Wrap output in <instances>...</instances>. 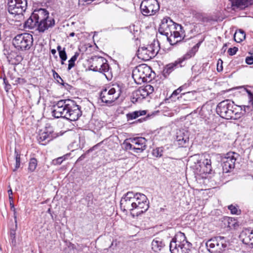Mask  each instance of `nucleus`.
<instances>
[{"label":"nucleus","instance_id":"nucleus-42","mask_svg":"<svg viewBox=\"0 0 253 253\" xmlns=\"http://www.w3.org/2000/svg\"><path fill=\"white\" fill-rule=\"evenodd\" d=\"M136 113L135 112H133L131 113H128L126 115L127 119L128 120H131L133 119H135L137 118V116H136Z\"/></svg>","mask_w":253,"mask_h":253},{"label":"nucleus","instance_id":"nucleus-18","mask_svg":"<svg viewBox=\"0 0 253 253\" xmlns=\"http://www.w3.org/2000/svg\"><path fill=\"white\" fill-rule=\"evenodd\" d=\"M154 91V87L150 84H147L143 87H140L133 92L132 101L137 102L146 98Z\"/></svg>","mask_w":253,"mask_h":253},{"label":"nucleus","instance_id":"nucleus-34","mask_svg":"<svg viewBox=\"0 0 253 253\" xmlns=\"http://www.w3.org/2000/svg\"><path fill=\"white\" fill-rule=\"evenodd\" d=\"M17 53L13 51H11L8 54L7 58L9 64L12 65H14L15 64V62H14L13 61L14 60V58L15 57Z\"/></svg>","mask_w":253,"mask_h":253},{"label":"nucleus","instance_id":"nucleus-38","mask_svg":"<svg viewBox=\"0 0 253 253\" xmlns=\"http://www.w3.org/2000/svg\"><path fill=\"white\" fill-rule=\"evenodd\" d=\"M59 55L61 60H66L67 56L65 48H63L62 51H60V53H59Z\"/></svg>","mask_w":253,"mask_h":253},{"label":"nucleus","instance_id":"nucleus-49","mask_svg":"<svg viewBox=\"0 0 253 253\" xmlns=\"http://www.w3.org/2000/svg\"><path fill=\"white\" fill-rule=\"evenodd\" d=\"M57 49L59 53H60V51H62L63 49H62V48L60 45H58L57 47Z\"/></svg>","mask_w":253,"mask_h":253},{"label":"nucleus","instance_id":"nucleus-8","mask_svg":"<svg viewBox=\"0 0 253 253\" xmlns=\"http://www.w3.org/2000/svg\"><path fill=\"white\" fill-rule=\"evenodd\" d=\"M151 69L146 64H142L135 67L132 71V77L137 84L146 82L151 78Z\"/></svg>","mask_w":253,"mask_h":253},{"label":"nucleus","instance_id":"nucleus-7","mask_svg":"<svg viewBox=\"0 0 253 253\" xmlns=\"http://www.w3.org/2000/svg\"><path fill=\"white\" fill-rule=\"evenodd\" d=\"M33 43V36L24 33L16 35L12 40V44L18 50H29Z\"/></svg>","mask_w":253,"mask_h":253},{"label":"nucleus","instance_id":"nucleus-30","mask_svg":"<svg viewBox=\"0 0 253 253\" xmlns=\"http://www.w3.org/2000/svg\"><path fill=\"white\" fill-rule=\"evenodd\" d=\"M79 55V53L76 52L74 56H73L71 59L68 61L69 64H68V70H70L75 65V62L76 60L77 59V58L78 57Z\"/></svg>","mask_w":253,"mask_h":253},{"label":"nucleus","instance_id":"nucleus-50","mask_svg":"<svg viewBox=\"0 0 253 253\" xmlns=\"http://www.w3.org/2000/svg\"><path fill=\"white\" fill-rule=\"evenodd\" d=\"M226 46H227V44L225 43L224 44V45L222 47V50H223L224 51H225L226 49Z\"/></svg>","mask_w":253,"mask_h":253},{"label":"nucleus","instance_id":"nucleus-29","mask_svg":"<svg viewBox=\"0 0 253 253\" xmlns=\"http://www.w3.org/2000/svg\"><path fill=\"white\" fill-rule=\"evenodd\" d=\"M196 92L193 91H188L182 93L180 95V98H183L184 100H191L195 97V94Z\"/></svg>","mask_w":253,"mask_h":253},{"label":"nucleus","instance_id":"nucleus-43","mask_svg":"<svg viewBox=\"0 0 253 253\" xmlns=\"http://www.w3.org/2000/svg\"><path fill=\"white\" fill-rule=\"evenodd\" d=\"M13 60H14L13 62H15V64L14 65H16L18 64L22 60V58L21 55L17 54L14 58Z\"/></svg>","mask_w":253,"mask_h":253},{"label":"nucleus","instance_id":"nucleus-48","mask_svg":"<svg viewBox=\"0 0 253 253\" xmlns=\"http://www.w3.org/2000/svg\"><path fill=\"white\" fill-rule=\"evenodd\" d=\"M139 112V115L140 116L145 115L146 114V112L145 110L143 111H138Z\"/></svg>","mask_w":253,"mask_h":253},{"label":"nucleus","instance_id":"nucleus-47","mask_svg":"<svg viewBox=\"0 0 253 253\" xmlns=\"http://www.w3.org/2000/svg\"><path fill=\"white\" fill-rule=\"evenodd\" d=\"M8 193L9 195V199L10 200V201H12L13 197L11 196L12 195V191L11 189H10L9 190H8Z\"/></svg>","mask_w":253,"mask_h":253},{"label":"nucleus","instance_id":"nucleus-57","mask_svg":"<svg viewBox=\"0 0 253 253\" xmlns=\"http://www.w3.org/2000/svg\"><path fill=\"white\" fill-rule=\"evenodd\" d=\"M64 61H65L61 60V64H62V65L64 64Z\"/></svg>","mask_w":253,"mask_h":253},{"label":"nucleus","instance_id":"nucleus-19","mask_svg":"<svg viewBox=\"0 0 253 253\" xmlns=\"http://www.w3.org/2000/svg\"><path fill=\"white\" fill-rule=\"evenodd\" d=\"M238 156V154L235 152H229L227 154L222 165L223 169L225 172H228L234 168L235 162Z\"/></svg>","mask_w":253,"mask_h":253},{"label":"nucleus","instance_id":"nucleus-16","mask_svg":"<svg viewBox=\"0 0 253 253\" xmlns=\"http://www.w3.org/2000/svg\"><path fill=\"white\" fill-rule=\"evenodd\" d=\"M134 193L127 192L122 198L120 201L121 209L123 211H132L136 208Z\"/></svg>","mask_w":253,"mask_h":253},{"label":"nucleus","instance_id":"nucleus-36","mask_svg":"<svg viewBox=\"0 0 253 253\" xmlns=\"http://www.w3.org/2000/svg\"><path fill=\"white\" fill-rule=\"evenodd\" d=\"M228 209L230 211L232 214L238 215L241 212L240 210H238L236 207L232 205L228 206Z\"/></svg>","mask_w":253,"mask_h":253},{"label":"nucleus","instance_id":"nucleus-1","mask_svg":"<svg viewBox=\"0 0 253 253\" xmlns=\"http://www.w3.org/2000/svg\"><path fill=\"white\" fill-rule=\"evenodd\" d=\"M52 115L54 118L62 117L75 121L82 115L80 107L72 100H60L52 106Z\"/></svg>","mask_w":253,"mask_h":253},{"label":"nucleus","instance_id":"nucleus-51","mask_svg":"<svg viewBox=\"0 0 253 253\" xmlns=\"http://www.w3.org/2000/svg\"><path fill=\"white\" fill-rule=\"evenodd\" d=\"M51 52L52 54L54 55L56 53V50L55 49L51 50Z\"/></svg>","mask_w":253,"mask_h":253},{"label":"nucleus","instance_id":"nucleus-44","mask_svg":"<svg viewBox=\"0 0 253 253\" xmlns=\"http://www.w3.org/2000/svg\"><path fill=\"white\" fill-rule=\"evenodd\" d=\"M246 62L249 65L253 64V56L247 57L246 58Z\"/></svg>","mask_w":253,"mask_h":253},{"label":"nucleus","instance_id":"nucleus-26","mask_svg":"<svg viewBox=\"0 0 253 253\" xmlns=\"http://www.w3.org/2000/svg\"><path fill=\"white\" fill-rule=\"evenodd\" d=\"M234 38L237 42H242L246 38L245 32L241 29L236 31L234 34Z\"/></svg>","mask_w":253,"mask_h":253},{"label":"nucleus","instance_id":"nucleus-23","mask_svg":"<svg viewBox=\"0 0 253 253\" xmlns=\"http://www.w3.org/2000/svg\"><path fill=\"white\" fill-rule=\"evenodd\" d=\"M233 9H244L253 4L252 0H230Z\"/></svg>","mask_w":253,"mask_h":253},{"label":"nucleus","instance_id":"nucleus-13","mask_svg":"<svg viewBox=\"0 0 253 253\" xmlns=\"http://www.w3.org/2000/svg\"><path fill=\"white\" fill-rule=\"evenodd\" d=\"M27 7V0H8L7 11L10 14H22L26 11Z\"/></svg>","mask_w":253,"mask_h":253},{"label":"nucleus","instance_id":"nucleus-4","mask_svg":"<svg viewBox=\"0 0 253 253\" xmlns=\"http://www.w3.org/2000/svg\"><path fill=\"white\" fill-rule=\"evenodd\" d=\"M192 244L186 239L184 233H177L169 244V250L171 253H188Z\"/></svg>","mask_w":253,"mask_h":253},{"label":"nucleus","instance_id":"nucleus-31","mask_svg":"<svg viewBox=\"0 0 253 253\" xmlns=\"http://www.w3.org/2000/svg\"><path fill=\"white\" fill-rule=\"evenodd\" d=\"M37 166V161L35 158H32L29 163L28 169L31 172L34 171Z\"/></svg>","mask_w":253,"mask_h":253},{"label":"nucleus","instance_id":"nucleus-35","mask_svg":"<svg viewBox=\"0 0 253 253\" xmlns=\"http://www.w3.org/2000/svg\"><path fill=\"white\" fill-rule=\"evenodd\" d=\"M66 155H64L63 156L58 157L57 159H54L52 161L53 164L55 165H60L63 162V161L66 159Z\"/></svg>","mask_w":253,"mask_h":253},{"label":"nucleus","instance_id":"nucleus-52","mask_svg":"<svg viewBox=\"0 0 253 253\" xmlns=\"http://www.w3.org/2000/svg\"><path fill=\"white\" fill-rule=\"evenodd\" d=\"M246 91L247 92L248 96H249L250 95H251V94L252 93V92L250 90H249L247 89H246Z\"/></svg>","mask_w":253,"mask_h":253},{"label":"nucleus","instance_id":"nucleus-55","mask_svg":"<svg viewBox=\"0 0 253 253\" xmlns=\"http://www.w3.org/2000/svg\"><path fill=\"white\" fill-rule=\"evenodd\" d=\"M14 219H15V223H17L16 215L15 214V212H14Z\"/></svg>","mask_w":253,"mask_h":253},{"label":"nucleus","instance_id":"nucleus-28","mask_svg":"<svg viewBox=\"0 0 253 253\" xmlns=\"http://www.w3.org/2000/svg\"><path fill=\"white\" fill-rule=\"evenodd\" d=\"M134 197L136 205L135 207L143 202H146L147 200V197L144 194L140 193H134Z\"/></svg>","mask_w":253,"mask_h":253},{"label":"nucleus","instance_id":"nucleus-11","mask_svg":"<svg viewBox=\"0 0 253 253\" xmlns=\"http://www.w3.org/2000/svg\"><path fill=\"white\" fill-rule=\"evenodd\" d=\"M146 139L142 137L130 138L124 141V145L126 150H132L134 153H139L146 149Z\"/></svg>","mask_w":253,"mask_h":253},{"label":"nucleus","instance_id":"nucleus-32","mask_svg":"<svg viewBox=\"0 0 253 253\" xmlns=\"http://www.w3.org/2000/svg\"><path fill=\"white\" fill-rule=\"evenodd\" d=\"M53 75L54 79H56L57 82L59 84H62L64 86H66V85H68L67 83H64L63 79L61 78L59 74L57 73H56L55 71H53Z\"/></svg>","mask_w":253,"mask_h":253},{"label":"nucleus","instance_id":"nucleus-12","mask_svg":"<svg viewBox=\"0 0 253 253\" xmlns=\"http://www.w3.org/2000/svg\"><path fill=\"white\" fill-rule=\"evenodd\" d=\"M159 47L154 42L147 46L139 47L137 50V56L140 59L148 61L154 57L158 53Z\"/></svg>","mask_w":253,"mask_h":253},{"label":"nucleus","instance_id":"nucleus-14","mask_svg":"<svg viewBox=\"0 0 253 253\" xmlns=\"http://www.w3.org/2000/svg\"><path fill=\"white\" fill-rule=\"evenodd\" d=\"M141 13L145 16L155 14L160 9L159 2L157 0H143L140 4Z\"/></svg>","mask_w":253,"mask_h":253},{"label":"nucleus","instance_id":"nucleus-24","mask_svg":"<svg viewBox=\"0 0 253 253\" xmlns=\"http://www.w3.org/2000/svg\"><path fill=\"white\" fill-rule=\"evenodd\" d=\"M165 246V244L163 240L159 238L154 239L151 243V248L154 252L156 253L160 252Z\"/></svg>","mask_w":253,"mask_h":253},{"label":"nucleus","instance_id":"nucleus-27","mask_svg":"<svg viewBox=\"0 0 253 253\" xmlns=\"http://www.w3.org/2000/svg\"><path fill=\"white\" fill-rule=\"evenodd\" d=\"M149 208V202L148 200H146V202H143L141 203L140 204L136 206V209L138 210L137 213H142L145 212Z\"/></svg>","mask_w":253,"mask_h":253},{"label":"nucleus","instance_id":"nucleus-21","mask_svg":"<svg viewBox=\"0 0 253 253\" xmlns=\"http://www.w3.org/2000/svg\"><path fill=\"white\" fill-rule=\"evenodd\" d=\"M176 140L180 147H186V145L189 142L188 132L184 130H179L177 132Z\"/></svg>","mask_w":253,"mask_h":253},{"label":"nucleus","instance_id":"nucleus-3","mask_svg":"<svg viewBox=\"0 0 253 253\" xmlns=\"http://www.w3.org/2000/svg\"><path fill=\"white\" fill-rule=\"evenodd\" d=\"M216 111L221 117L227 120H237L241 116V113L237 111L234 102L228 99L219 102L216 107Z\"/></svg>","mask_w":253,"mask_h":253},{"label":"nucleus","instance_id":"nucleus-54","mask_svg":"<svg viewBox=\"0 0 253 253\" xmlns=\"http://www.w3.org/2000/svg\"><path fill=\"white\" fill-rule=\"evenodd\" d=\"M134 112H135V113H136V116H137V117H139V116H141L140 115H139V112H138V111H134Z\"/></svg>","mask_w":253,"mask_h":253},{"label":"nucleus","instance_id":"nucleus-41","mask_svg":"<svg viewBox=\"0 0 253 253\" xmlns=\"http://www.w3.org/2000/svg\"><path fill=\"white\" fill-rule=\"evenodd\" d=\"M253 108V106L252 105H247V106H241V110H244L245 112L249 113L250 111L252 110Z\"/></svg>","mask_w":253,"mask_h":253},{"label":"nucleus","instance_id":"nucleus-25","mask_svg":"<svg viewBox=\"0 0 253 253\" xmlns=\"http://www.w3.org/2000/svg\"><path fill=\"white\" fill-rule=\"evenodd\" d=\"M38 21L36 18H33V14L30 17L25 23V28L29 29H34L37 28L38 29Z\"/></svg>","mask_w":253,"mask_h":253},{"label":"nucleus","instance_id":"nucleus-53","mask_svg":"<svg viewBox=\"0 0 253 253\" xmlns=\"http://www.w3.org/2000/svg\"><path fill=\"white\" fill-rule=\"evenodd\" d=\"M70 37H74L75 36V33L74 32H72L69 34Z\"/></svg>","mask_w":253,"mask_h":253},{"label":"nucleus","instance_id":"nucleus-39","mask_svg":"<svg viewBox=\"0 0 253 253\" xmlns=\"http://www.w3.org/2000/svg\"><path fill=\"white\" fill-rule=\"evenodd\" d=\"M186 84H184L183 85L180 86L179 88H178L177 89L175 90L173 92L172 95H177V94L180 93L182 90L185 89L186 87Z\"/></svg>","mask_w":253,"mask_h":253},{"label":"nucleus","instance_id":"nucleus-17","mask_svg":"<svg viewBox=\"0 0 253 253\" xmlns=\"http://www.w3.org/2000/svg\"><path fill=\"white\" fill-rule=\"evenodd\" d=\"M195 171L199 175L210 173L211 171V159L207 158L206 156L201 158L195 165Z\"/></svg>","mask_w":253,"mask_h":253},{"label":"nucleus","instance_id":"nucleus-9","mask_svg":"<svg viewBox=\"0 0 253 253\" xmlns=\"http://www.w3.org/2000/svg\"><path fill=\"white\" fill-rule=\"evenodd\" d=\"M206 246L211 253H221L227 247V242L224 237L217 236L208 240Z\"/></svg>","mask_w":253,"mask_h":253},{"label":"nucleus","instance_id":"nucleus-15","mask_svg":"<svg viewBox=\"0 0 253 253\" xmlns=\"http://www.w3.org/2000/svg\"><path fill=\"white\" fill-rule=\"evenodd\" d=\"M55 137L52 126L46 124L43 129L39 130L37 139L41 144L45 145Z\"/></svg>","mask_w":253,"mask_h":253},{"label":"nucleus","instance_id":"nucleus-10","mask_svg":"<svg viewBox=\"0 0 253 253\" xmlns=\"http://www.w3.org/2000/svg\"><path fill=\"white\" fill-rule=\"evenodd\" d=\"M122 89L119 85H113L110 88H105L100 93V98L102 102L107 105L111 104L120 97Z\"/></svg>","mask_w":253,"mask_h":253},{"label":"nucleus","instance_id":"nucleus-37","mask_svg":"<svg viewBox=\"0 0 253 253\" xmlns=\"http://www.w3.org/2000/svg\"><path fill=\"white\" fill-rule=\"evenodd\" d=\"M16 165L15 169L19 168L20 165V155L18 153L16 150L15 151Z\"/></svg>","mask_w":253,"mask_h":253},{"label":"nucleus","instance_id":"nucleus-59","mask_svg":"<svg viewBox=\"0 0 253 253\" xmlns=\"http://www.w3.org/2000/svg\"><path fill=\"white\" fill-rule=\"evenodd\" d=\"M12 208H13L14 209V210H14V211H15V209H14V206H13V205H12Z\"/></svg>","mask_w":253,"mask_h":253},{"label":"nucleus","instance_id":"nucleus-45","mask_svg":"<svg viewBox=\"0 0 253 253\" xmlns=\"http://www.w3.org/2000/svg\"><path fill=\"white\" fill-rule=\"evenodd\" d=\"M222 61L221 60L219 59L218 61L217 64V70L218 71H220L222 70L223 67H222Z\"/></svg>","mask_w":253,"mask_h":253},{"label":"nucleus","instance_id":"nucleus-56","mask_svg":"<svg viewBox=\"0 0 253 253\" xmlns=\"http://www.w3.org/2000/svg\"><path fill=\"white\" fill-rule=\"evenodd\" d=\"M3 82L5 84H7V81H6V79L5 78H4L3 79Z\"/></svg>","mask_w":253,"mask_h":253},{"label":"nucleus","instance_id":"nucleus-20","mask_svg":"<svg viewBox=\"0 0 253 253\" xmlns=\"http://www.w3.org/2000/svg\"><path fill=\"white\" fill-rule=\"evenodd\" d=\"M185 58L183 57L176 60L174 62L170 63L167 64L164 68L163 73L164 76H169L173 71L178 67H182L181 63L185 61Z\"/></svg>","mask_w":253,"mask_h":253},{"label":"nucleus","instance_id":"nucleus-22","mask_svg":"<svg viewBox=\"0 0 253 253\" xmlns=\"http://www.w3.org/2000/svg\"><path fill=\"white\" fill-rule=\"evenodd\" d=\"M243 243L245 244H251L253 246V229H245L240 234Z\"/></svg>","mask_w":253,"mask_h":253},{"label":"nucleus","instance_id":"nucleus-6","mask_svg":"<svg viewBox=\"0 0 253 253\" xmlns=\"http://www.w3.org/2000/svg\"><path fill=\"white\" fill-rule=\"evenodd\" d=\"M33 17L38 21V30L40 32H43L55 24L54 19L49 17V13L44 9L35 10L33 12Z\"/></svg>","mask_w":253,"mask_h":253},{"label":"nucleus","instance_id":"nucleus-5","mask_svg":"<svg viewBox=\"0 0 253 253\" xmlns=\"http://www.w3.org/2000/svg\"><path fill=\"white\" fill-rule=\"evenodd\" d=\"M90 69L93 71L103 74L108 80L112 79L113 75L107 60L101 56H94L91 58Z\"/></svg>","mask_w":253,"mask_h":253},{"label":"nucleus","instance_id":"nucleus-58","mask_svg":"<svg viewBox=\"0 0 253 253\" xmlns=\"http://www.w3.org/2000/svg\"><path fill=\"white\" fill-rule=\"evenodd\" d=\"M225 92H226V91H225V90L222 91H221V92H222L221 94H223L224 93H225Z\"/></svg>","mask_w":253,"mask_h":253},{"label":"nucleus","instance_id":"nucleus-33","mask_svg":"<svg viewBox=\"0 0 253 253\" xmlns=\"http://www.w3.org/2000/svg\"><path fill=\"white\" fill-rule=\"evenodd\" d=\"M163 148L158 147L154 149L152 151V154L156 157H161L163 155Z\"/></svg>","mask_w":253,"mask_h":253},{"label":"nucleus","instance_id":"nucleus-40","mask_svg":"<svg viewBox=\"0 0 253 253\" xmlns=\"http://www.w3.org/2000/svg\"><path fill=\"white\" fill-rule=\"evenodd\" d=\"M238 50V47L235 46L233 48H229L228 50V52L230 55L232 56L235 55L237 53Z\"/></svg>","mask_w":253,"mask_h":253},{"label":"nucleus","instance_id":"nucleus-46","mask_svg":"<svg viewBox=\"0 0 253 253\" xmlns=\"http://www.w3.org/2000/svg\"><path fill=\"white\" fill-rule=\"evenodd\" d=\"M249 103L253 106V93H252L251 94V95H250L249 96Z\"/></svg>","mask_w":253,"mask_h":253},{"label":"nucleus","instance_id":"nucleus-2","mask_svg":"<svg viewBox=\"0 0 253 253\" xmlns=\"http://www.w3.org/2000/svg\"><path fill=\"white\" fill-rule=\"evenodd\" d=\"M159 32L167 37L171 45L186 41L181 25L174 23L169 17L164 18L162 20Z\"/></svg>","mask_w":253,"mask_h":253}]
</instances>
